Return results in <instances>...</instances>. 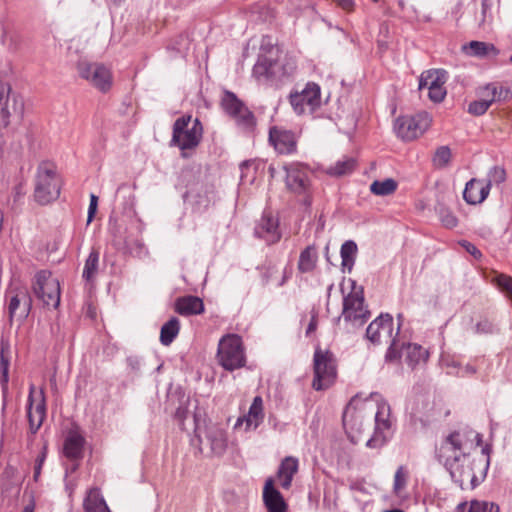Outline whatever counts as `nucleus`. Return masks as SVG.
<instances>
[{"mask_svg":"<svg viewBox=\"0 0 512 512\" xmlns=\"http://www.w3.org/2000/svg\"><path fill=\"white\" fill-rule=\"evenodd\" d=\"M203 135V127L198 118L192 120L190 115H184L175 120L173 124L170 146L178 147L182 157H186V151L195 149Z\"/></svg>","mask_w":512,"mask_h":512,"instance_id":"obj_1","label":"nucleus"},{"mask_svg":"<svg viewBox=\"0 0 512 512\" xmlns=\"http://www.w3.org/2000/svg\"><path fill=\"white\" fill-rule=\"evenodd\" d=\"M506 179V171L503 167L493 166L487 173L486 183L483 180L472 178L463 191V199L471 205L482 203L489 195L492 185H499Z\"/></svg>","mask_w":512,"mask_h":512,"instance_id":"obj_2","label":"nucleus"},{"mask_svg":"<svg viewBox=\"0 0 512 512\" xmlns=\"http://www.w3.org/2000/svg\"><path fill=\"white\" fill-rule=\"evenodd\" d=\"M60 189L61 179L55 169L48 164H41L37 171L35 200L42 205L48 204L59 197Z\"/></svg>","mask_w":512,"mask_h":512,"instance_id":"obj_3","label":"nucleus"},{"mask_svg":"<svg viewBox=\"0 0 512 512\" xmlns=\"http://www.w3.org/2000/svg\"><path fill=\"white\" fill-rule=\"evenodd\" d=\"M364 302L362 289H353L350 293L344 295L342 313L337 321L343 319L347 325L354 328L364 325L371 316Z\"/></svg>","mask_w":512,"mask_h":512,"instance_id":"obj_4","label":"nucleus"},{"mask_svg":"<svg viewBox=\"0 0 512 512\" xmlns=\"http://www.w3.org/2000/svg\"><path fill=\"white\" fill-rule=\"evenodd\" d=\"M314 379L312 387L317 390L329 388L336 379V365L333 354L329 350L317 347L313 357Z\"/></svg>","mask_w":512,"mask_h":512,"instance_id":"obj_5","label":"nucleus"},{"mask_svg":"<svg viewBox=\"0 0 512 512\" xmlns=\"http://www.w3.org/2000/svg\"><path fill=\"white\" fill-rule=\"evenodd\" d=\"M395 423L391 417L390 405L382 400L377 404L373 435L366 442L369 448L383 447L393 436Z\"/></svg>","mask_w":512,"mask_h":512,"instance_id":"obj_6","label":"nucleus"},{"mask_svg":"<svg viewBox=\"0 0 512 512\" xmlns=\"http://www.w3.org/2000/svg\"><path fill=\"white\" fill-rule=\"evenodd\" d=\"M217 356L220 365L228 371L243 367L246 358L241 338L238 335L224 336L219 341Z\"/></svg>","mask_w":512,"mask_h":512,"instance_id":"obj_7","label":"nucleus"},{"mask_svg":"<svg viewBox=\"0 0 512 512\" xmlns=\"http://www.w3.org/2000/svg\"><path fill=\"white\" fill-rule=\"evenodd\" d=\"M33 291L47 308H57L60 304V284L51 272L41 270L35 275Z\"/></svg>","mask_w":512,"mask_h":512,"instance_id":"obj_8","label":"nucleus"},{"mask_svg":"<svg viewBox=\"0 0 512 512\" xmlns=\"http://www.w3.org/2000/svg\"><path fill=\"white\" fill-rule=\"evenodd\" d=\"M437 457L439 461L444 463L446 468L450 471L451 477L455 482L459 483L460 486H462L467 479H470L471 482L476 479L471 468L465 469V467L462 466V463L456 454V450L451 447L446 439H444L440 447L437 449Z\"/></svg>","mask_w":512,"mask_h":512,"instance_id":"obj_9","label":"nucleus"},{"mask_svg":"<svg viewBox=\"0 0 512 512\" xmlns=\"http://www.w3.org/2000/svg\"><path fill=\"white\" fill-rule=\"evenodd\" d=\"M431 119L427 113L414 116H399L394 123V131L403 141H411L421 136L430 126Z\"/></svg>","mask_w":512,"mask_h":512,"instance_id":"obj_10","label":"nucleus"},{"mask_svg":"<svg viewBox=\"0 0 512 512\" xmlns=\"http://www.w3.org/2000/svg\"><path fill=\"white\" fill-rule=\"evenodd\" d=\"M320 87L316 83H307L306 87L300 92L290 95V104L296 114L301 115L313 113L320 105Z\"/></svg>","mask_w":512,"mask_h":512,"instance_id":"obj_11","label":"nucleus"},{"mask_svg":"<svg viewBox=\"0 0 512 512\" xmlns=\"http://www.w3.org/2000/svg\"><path fill=\"white\" fill-rule=\"evenodd\" d=\"M23 101L16 94L11 95V87L7 83L0 82V117L4 125H8V118L16 116L21 118L23 113Z\"/></svg>","mask_w":512,"mask_h":512,"instance_id":"obj_12","label":"nucleus"},{"mask_svg":"<svg viewBox=\"0 0 512 512\" xmlns=\"http://www.w3.org/2000/svg\"><path fill=\"white\" fill-rule=\"evenodd\" d=\"M393 337V317L380 314L366 329V338L373 344L388 343Z\"/></svg>","mask_w":512,"mask_h":512,"instance_id":"obj_13","label":"nucleus"},{"mask_svg":"<svg viewBox=\"0 0 512 512\" xmlns=\"http://www.w3.org/2000/svg\"><path fill=\"white\" fill-rule=\"evenodd\" d=\"M34 386H30L29 389V395L27 400V417L29 421V428L32 434L37 433L39 428L41 427L45 416H46V402H45V395L44 391L41 389L39 391V399L35 405V408L33 410L34 405Z\"/></svg>","mask_w":512,"mask_h":512,"instance_id":"obj_14","label":"nucleus"},{"mask_svg":"<svg viewBox=\"0 0 512 512\" xmlns=\"http://www.w3.org/2000/svg\"><path fill=\"white\" fill-rule=\"evenodd\" d=\"M286 185L294 193L302 194L309 186L307 168L299 163H293L286 168Z\"/></svg>","mask_w":512,"mask_h":512,"instance_id":"obj_15","label":"nucleus"},{"mask_svg":"<svg viewBox=\"0 0 512 512\" xmlns=\"http://www.w3.org/2000/svg\"><path fill=\"white\" fill-rule=\"evenodd\" d=\"M32 307V300L26 291H19L11 296L8 304V313L10 323L16 319L19 322H24Z\"/></svg>","mask_w":512,"mask_h":512,"instance_id":"obj_16","label":"nucleus"},{"mask_svg":"<svg viewBox=\"0 0 512 512\" xmlns=\"http://www.w3.org/2000/svg\"><path fill=\"white\" fill-rule=\"evenodd\" d=\"M269 141L280 154H291L296 151L297 141L295 134L291 131L272 127L269 130Z\"/></svg>","mask_w":512,"mask_h":512,"instance_id":"obj_17","label":"nucleus"},{"mask_svg":"<svg viewBox=\"0 0 512 512\" xmlns=\"http://www.w3.org/2000/svg\"><path fill=\"white\" fill-rule=\"evenodd\" d=\"M255 236L267 244L276 243L281 235L278 230V220L270 212H264L254 229Z\"/></svg>","mask_w":512,"mask_h":512,"instance_id":"obj_18","label":"nucleus"},{"mask_svg":"<svg viewBox=\"0 0 512 512\" xmlns=\"http://www.w3.org/2000/svg\"><path fill=\"white\" fill-rule=\"evenodd\" d=\"M431 410V403L423 396L410 400L406 407L410 420L414 424L419 422L422 426H426L430 422Z\"/></svg>","mask_w":512,"mask_h":512,"instance_id":"obj_19","label":"nucleus"},{"mask_svg":"<svg viewBox=\"0 0 512 512\" xmlns=\"http://www.w3.org/2000/svg\"><path fill=\"white\" fill-rule=\"evenodd\" d=\"M263 502L268 512H286L287 504L281 493L274 487V480L268 478L263 488Z\"/></svg>","mask_w":512,"mask_h":512,"instance_id":"obj_20","label":"nucleus"},{"mask_svg":"<svg viewBox=\"0 0 512 512\" xmlns=\"http://www.w3.org/2000/svg\"><path fill=\"white\" fill-rule=\"evenodd\" d=\"M264 419L263 400L260 396H256L246 415L239 417L234 425V429L245 424V430L256 429Z\"/></svg>","mask_w":512,"mask_h":512,"instance_id":"obj_21","label":"nucleus"},{"mask_svg":"<svg viewBox=\"0 0 512 512\" xmlns=\"http://www.w3.org/2000/svg\"><path fill=\"white\" fill-rule=\"evenodd\" d=\"M205 439L211 451L216 455H222L227 448L226 431L218 425H209L205 429Z\"/></svg>","mask_w":512,"mask_h":512,"instance_id":"obj_22","label":"nucleus"},{"mask_svg":"<svg viewBox=\"0 0 512 512\" xmlns=\"http://www.w3.org/2000/svg\"><path fill=\"white\" fill-rule=\"evenodd\" d=\"M445 439L449 442L451 447L456 450V454L458 455L462 466L465 467L466 465L467 469H469L470 466L475 463V460H472L470 456L464 452V449L469 441L466 434L461 431H454L450 433Z\"/></svg>","mask_w":512,"mask_h":512,"instance_id":"obj_23","label":"nucleus"},{"mask_svg":"<svg viewBox=\"0 0 512 512\" xmlns=\"http://www.w3.org/2000/svg\"><path fill=\"white\" fill-rule=\"evenodd\" d=\"M175 310L183 316L198 315L204 312V303L197 296H184L176 300Z\"/></svg>","mask_w":512,"mask_h":512,"instance_id":"obj_24","label":"nucleus"},{"mask_svg":"<svg viewBox=\"0 0 512 512\" xmlns=\"http://www.w3.org/2000/svg\"><path fill=\"white\" fill-rule=\"evenodd\" d=\"M298 471V460L295 457H285L277 472V477L280 481V485L284 489H288L291 486L294 475Z\"/></svg>","mask_w":512,"mask_h":512,"instance_id":"obj_25","label":"nucleus"},{"mask_svg":"<svg viewBox=\"0 0 512 512\" xmlns=\"http://www.w3.org/2000/svg\"><path fill=\"white\" fill-rule=\"evenodd\" d=\"M446 74V71L442 69H430L422 72L419 77V90L444 86L447 79Z\"/></svg>","mask_w":512,"mask_h":512,"instance_id":"obj_26","label":"nucleus"},{"mask_svg":"<svg viewBox=\"0 0 512 512\" xmlns=\"http://www.w3.org/2000/svg\"><path fill=\"white\" fill-rule=\"evenodd\" d=\"M84 442V438L78 433H69L64 442V455L71 460L82 458Z\"/></svg>","mask_w":512,"mask_h":512,"instance_id":"obj_27","label":"nucleus"},{"mask_svg":"<svg viewBox=\"0 0 512 512\" xmlns=\"http://www.w3.org/2000/svg\"><path fill=\"white\" fill-rule=\"evenodd\" d=\"M85 512H111L98 488H91L84 499Z\"/></svg>","mask_w":512,"mask_h":512,"instance_id":"obj_28","label":"nucleus"},{"mask_svg":"<svg viewBox=\"0 0 512 512\" xmlns=\"http://www.w3.org/2000/svg\"><path fill=\"white\" fill-rule=\"evenodd\" d=\"M318 253L315 246L310 245L307 246L304 250L301 251L297 269L300 273H310L312 272L317 265Z\"/></svg>","mask_w":512,"mask_h":512,"instance_id":"obj_29","label":"nucleus"},{"mask_svg":"<svg viewBox=\"0 0 512 512\" xmlns=\"http://www.w3.org/2000/svg\"><path fill=\"white\" fill-rule=\"evenodd\" d=\"M100 260L99 248L92 247L84 264L82 277L86 282L92 283L98 273Z\"/></svg>","mask_w":512,"mask_h":512,"instance_id":"obj_30","label":"nucleus"},{"mask_svg":"<svg viewBox=\"0 0 512 512\" xmlns=\"http://www.w3.org/2000/svg\"><path fill=\"white\" fill-rule=\"evenodd\" d=\"M93 86L98 88L102 92H106L110 89L112 84L111 72L104 65H96L93 75L89 81Z\"/></svg>","mask_w":512,"mask_h":512,"instance_id":"obj_31","label":"nucleus"},{"mask_svg":"<svg viewBox=\"0 0 512 512\" xmlns=\"http://www.w3.org/2000/svg\"><path fill=\"white\" fill-rule=\"evenodd\" d=\"M343 425L346 429L360 431L362 426V412L357 411L354 401H350L346 406L343 416Z\"/></svg>","mask_w":512,"mask_h":512,"instance_id":"obj_32","label":"nucleus"},{"mask_svg":"<svg viewBox=\"0 0 512 512\" xmlns=\"http://www.w3.org/2000/svg\"><path fill=\"white\" fill-rule=\"evenodd\" d=\"M456 512H500L499 506L493 502L472 500L468 506L467 502H461L456 507Z\"/></svg>","mask_w":512,"mask_h":512,"instance_id":"obj_33","label":"nucleus"},{"mask_svg":"<svg viewBox=\"0 0 512 512\" xmlns=\"http://www.w3.org/2000/svg\"><path fill=\"white\" fill-rule=\"evenodd\" d=\"M355 167L356 160L353 157L345 156L331 165L327 169V174L330 176L341 177L352 173Z\"/></svg>","mask_w":512,"mask_h":512,"instance_id":"obj_34","label":"nucleus"},{"mask_svg":"<svg viewBox=\"0 0 512 512\" xmlns=\"http://www.w3.org/2000/svg\"><path fill=\"white\" fill-rule=\"evenodd\" d=\"M429 357V353L426 349L418 344H408L406 346V361L412 368L425 363Z\"/></svg>","mask_w":512,"mask_h":512,"instance_id":"obj_35","label":"nucleus"},{"mask_svg":"<svg viewBox=\"0 0 512 512\" xmlns=\"http://www.w3.org/2000/svg\"><path fill=\"white\" fill-rule=\"evenodd\" d=\"M237 126L244 132H252L256 127V118L245 105L232 117Z\"/></svg>","mask_w":512,"mask_h":512,"instance_id":"obj_36","label":"nucleus"},{"mask_svg":"<svg viewBox=\"0 0 512 512\" xmlns=\"http://www.w3.org/2000/svg\"><path fill=\"white\" fill-rule=\"evenodd\" d=\"M180 330V323L178 318L172 317L170 318L162 327L160 331V342L168 346L170 345L176 336L178 335Z\"/></svg>","mask_w":512,"mask_h":512,"instance_id":"obj_37","label":"nucleus"},{"mask_svg":"<svg viewBox=\"0 0 512 512\" xmlns=\"http://www.w3.org/2000/svg\"><path fill=\"white\" fill-rule=\"evenodd\" d=\"M357 251V244L353 240H347L341 246L340 256L342 259V266L348 268L349 271H351L354 265Z\"/></svg>","mask_w":512,"mask_h":512,"instance_id":"obj_38","label":"nucleus"},{"mask_svg":"<svg viewBox=\"0 0 512 512\" xmlns=\"http://www.w3.org/2000/svg\"><path fill=\"white\" fill-rule=\"evenodd\" d=\"M221 106L228 115L233 117L242 109L244 103L234 93L225 91L221 98Z\"/></svg>","mask_w":512,"mask_h":512,"instance_id":"obj_39","label":"nucleus"},{"mask_svg":"<svg viewBox=\"0 0 512 512\" xmlns=\"http://www.w3.org/2000/svg\"><path fill=\"white\" fill-rule=\"evenodd\" d=\"M463 50L469 56L484 57L493 51L497 53L493 44H488L481 41H471L468 45L463 46Z\"/></svg>","mask_w":512,"mask_h":512,"instance_id":"obj_40","label":"nucleus"},{"mask_svg":"<svg viewBox=\"0 0 512 512\" xmlns=\"http://www.w3.org/2000/svg\"><path fill=\"white\" fill-rule=\"evenodd\" d=\"M114 243L117 246H123L127 251L131 254H135L136 256H142L146 254V249L141 240H135L131 242L127 237L117 236L114 232Z\"/></svg>","mask_w":512,"mask_h":512,"instance_id":"obj_41","label":"nucleus"},{"mask_svg":"<svg viewBox=\"0 0 512 512\" xmlns=\"http://www.w3.org/2000/svg\"><path fill=\"white\" fill-rule=\"evenodd\" d=\"M397 189V183L391 178H387L383 181L375 180L370 185V191L379 196H386L392 194Z\"/></svg>","mask_w":512,"mask_h":512,"instance_id":"obj_42","label":"nucleus"},{"mask_svg":"<svg viewBox=\"0 0 512 512\" xmlns=\"http://www.w3.org/2000/svg\"><path fill=\"white\" fill-rule=\"evenodd\" d=\"M272 61L266 57L259 58L253 67V76L261 80L268 78L271 73Z\"/></svg>","mask_w":512,"mask_h":512,"instance_id":"obj_43","label":"nucleus"},{"mask_svg":"<svg viewBox=\"0 0 512 512\" xmlns=\"http://www.w3.org/2000/svg\"><path fill=\"white\" fill-rule=\"evenodd\" d=\"M451 160V150L448 146H440L433 156V165L438 168L446 167Z\"/></svg>","mask_w":512,"mask_h":512,"instance_id":"obj_44","label":"nucleus"},{"mask_svg":"<svg viewBox=\"0 0 512 512\" xmlns=\"http://www.w3.org/2000/svg\"><path fill=\"white\" fill-rule=\"evenodd\" d=\"M438 215H439L441 223L446 228L451 229V228H454L457 226L458 220H457L456 216L450 210H448L444 207H439Z\"/></svg>","mask_w":512,"mask_h":512,"instance_id":"obj_45","label":"nucleus"},{"mask_svg":"<svg viewBox=\"0 0 512 512\" xmlns=\"http://www.w3.org/2000/svg\"><path fill=\"white\" fill-rule=\"evenodd\" d=\"M491 106V100L482 98L481 100L473 101L468 106V112L475 116L483 115Z\"/></svg>","mask_w":512,"mask_h":512,"instance_id":"obj_46","label":"nucleus"},{"mask_svg":"<svg viewBox=\"0 0 512 512\" xmlns=\"http://www.w3.org/2000/svg\"><path fill=\"white\" fill-rule=\"evenodd\" d=\"M495 282L499 289L512 299V278L510 276L500 274L495 278Z\"/></svg>","mask_w":512,"mask_h":512,"instance_id":"obj_47","label":"nucleus"},{"mask_svg":"<svg viewBox=\"0 0 512 512\" xmlns=\"http://www.w3.org/2000/svg\"><path fill=\"white\" fill-rule=\"evenodd\" d=\"M407 481V472L403 466L398 467L394 475V492L399 493L405 486Z\"/></svg>","mask_w":512,"mask_h":512,"instance_id":"obj_48","label":"nucleus"},{"mask_svg":"<svg viewBox=\"0 0 512 512\" xmlns=\"http://www.w3.org/2000/svg\"><path fill=\"white\" fill-rule=\"evenodd\" d=\"M96 65L97 64H91L87 61H79L77 64V70H78L79 75L83 79L90 81V79L93 75L94 69L96 68Z\"/></svg>","mask_w":512,"mask_h":512,"instance_id":"obj_49","label":"nucleus"},{"mask_svg":"<svg viewBox=\"0 0 512 512\" xmlns=\"http://www.w3.org/2000/svg\"><path fill=\"white\" fill-rule=\"evenodd\" d=\"M501 91H498L497 87L493 84H488L482 91V96L486 100H491V104L501 97Z\"/></svg>","mask_w":512,"mask_h":512,"instance_id":"obj_50","label":"nucleus"},{"mask_svg":"<svg viewBox=\"0 0 512 512\" xmlns=\"http://www.w3.org/2000/svg\"><path fill=\"white\" fill-rule=\"evenodd\" d=\"M0 366H1V376H0V383H1V386H2V390H3V393L5 394L7 389H8V367H9V362L7 359L4 358L3 354H1V362H0Z\"/></svg>","mask_w":512,"mask_h":512,"instance_id":"obj_51","label":"nucleus"},{"mask_svg":"<svg viewBox=\"0 0 512 512\" xmlns=\"http://www.w3.org/2000/svg\"><path fill=\"white\" fill-rule=\"evenodd\" d=\"M428 91L429 99L435 103L443 101L446 96V89L444 86L428 88Z\"/></svg>","mask_w":512,"mask_h":512,"instance_id":"obj_52","label":"nucleus"},{"mask_svg":"<svg viewBox=\"0 0 512 512\" xmlns=\"http://www.w3.org/2000/svg\"><path fill=\"white\" fill-rule=\"evenodd\" d=\"M388 343H390V345H389V348H388V350L386 352L385 359L387 361L397 360L400 357V353H399V350H398V348L396 346V339H395V337L393 336L392 339H390V341Z\"/></svg>","mask_w":512,"mask_h":512,"instance_id":"obj_53","label":"nucleus"},{"mask_svg":"<svg viewBox=\"0 0 512 512\" xmlns=\"http://www.w3.org/2000/svg\"><path fill=\"white\" fill-rule=\"evenodd\" d=\"M98 207V197L95 194L90 195V203L88 207L87 224H90L95 216Z\"/></svg>","mask_w":512,"mask_h":512,"instance_id":"obj_54","label":"nucleus"},{"mask_svg":"<svg viewBox=\"0 0 512 512\" xmlns=\"http://www.w3.org/2000/svg\"><path fill=\"white\" fill-rule=\"evenodd\" d=\"M45 457H46L45 452H42L36 459V463H35V467H34V475H33V478L35 481H38V479L40 477L41 469H42V465L45 461Z\"/></svg>","mask_w":512,"mask_h":512,"instance_id":"obj_55","label":"nucleus"},{"mask_svg":"<svg viewBox=\"0 0 512 512\" xmlns=\"http://www.w3.org/2000/svg\"><path fill=\"white\" fill-rule=\"evenodd\" d=\"M476 332L477 333H492L493 325L488 320L480 321L476 324Z\"/></svg>","mask_w":512,"mask_h":512,"instance_id":"obj_56","label":"nucleus"},{"mask_svg":"<svg viewBox=\"0 0 512 512\" xmlns=\"http://www.w3.org/2000/svg\"><path fill=\"white\" fill-rule=\"evenodd\" d=\"M127 365L129 368L134 371L138 372L141 368V360L137 356H129L127 357Z\"/></svg>","mask_w":512,"mask_h":512,"instance_id":"obj_57","label":"nucleus"},{"mask_svg":"<svg viewBox=\"0 0 512 512\" xmlns=\"http://www.w3.org/2000/svg\"><path fill=\"white\" fill-rule=\"evenodd\" d=\"M317 325H318L317 316H316V314H313L311 316L310 322L306 329V336H310L312 333H314L317 329Z\"/></svg>","mask_w":512,"mask_h":512,"instance_id":"obj_58","label":"nucleus"},{"mask_svg":"<svg viewBox=\"0 0 512 512\" xmlns=\"http://www.w3.org/2000/svg\"><path fill=\"white\" fill-rule=\"evenodd\" d=\"M463 246L466 248L467 252H469L471 255H473L474 257L478 258L481 256V252L479 251V249H477L476 246H474L473 244L469 243V242H465L463 244Z\"/></svg>","mask_w":512,"mask_h":512,"instance_id":"obj_59","label":"nucleus"},{"mask_svg":"<svg viewBox=\"0 0 512 512\" xmlns=\"http://www.w3.org/2000/svg\"><path fill=\"white\" fill-rule=\"evenodd\" d=\"M291 275H292V269L289 267H285L283 270L282 279L278 283V286H283L288 281V279L291 277Z\"/></svg>","mask_w":512,"mask_h":512,"instance_id":"obj_60","label":"nucleus"},{"mask_svg":"<svg viewBox=\"0 0 512 512\" xmlns=\"http://www.w3.org/2000/svg\"><path fill=\"white\" fill-rule=\"evenodd\" d=\"M339 6L345 10H350L353 7V0H335Z\"/></svg>","mask_w":512,"mask_h":512,"instance_id":"obj_61","label":"nucleus"},{"mask_svg":"<svg viewBox=\"0 0 512 512\" xmlns=\"http://www.w3.org/2000/svg\"><path fill=\"white\" fill-rule=\"evenodd\" d=\"M481 7H482V16H483L482 22H485L486 14L490 10V5L487 3V0H482Z\"/></svg>","mask_w":512,"mask_h":512,"instance_id":"obj_62","label":"nucleus"},{"mask_svg":"<svg viewBox=\"0 0 512 512\" xmlns=\"http://www.w3.org/2000/svg\"><path fill=\"white\" fill-rule=\"evenodd\" d=\"M251 165V162L250 161H243L241 164H240V170H241V179L243 180V178L245 177V171L249 168V166Z\"/></svg>","mask_w":512,"mask_h":512,"instance_id":"obj_63","label":"nucleus"},{"mask_svg":"<svg viewBox=\"0 0 512 512\" xmlns=\"http://www.w3.org/2000/svg\"><path fill=\"white\" fill-rule=\"evenodd\" d=\"M462 376L464 374H475L476 369L471 365H466L461 372H459Z\"/></svg>","mask_w":512,"mask_h":512,"instance_id":"obj_64","label":"nucleus"}]
</instances>
